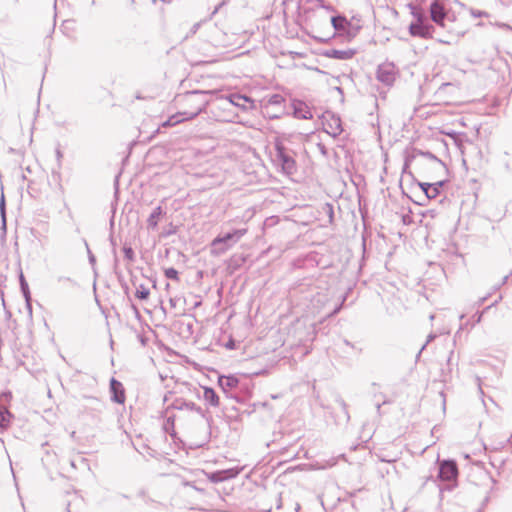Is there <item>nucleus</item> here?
<instances>
[{
    "label": "nucleus",
    "instance_id": "obj_8",
    "mask_svg": "<svg viewBox=\"0 0 512 512\" xmlns=\"http://www.w3.org/2000/svg\"><path fill=\"white\" fill-rule=\"evenodd\" d=\"M458 476V467L454 460H443L439 465L438 477L443 481L455 480Z\"/></svg>",
    "mask_w": 512,
    "mask_h": 512
},
{
    "label": "nucleus",
    "instance_id": "obj_24",
    "mask_svg": "<svg viewBox=\"0 0 512 512\" xmlns=\"http://www.w3.org/2000/svg\"><path fill=\"white\" fill-rule=\"evenodd\" d=\"M11 413L3 406H0V427L6 428L10 423Z\"/></svg>",
    "mask_w": 512,
    "mask_h": 512
},
{
    "label": "nucleus",
    "instance_id": "obj_2",
    "mask_svg": "<svg viewBox=\"0 0 512 512\" xmlns=\"http://www.w3.org/2000/svg\"><path fill=\"white\" fill-rule=\"evenodd\" d=\"M209 93V91L203 90H193L185 93L184 101L186 105L192 107L191 111H185L186 118L193 119L206 108L209 103Z\"/></svg>",
    "mask_w": 512,
    "mask_h": 512
},
{
    "label": "nucleus",
    "instance_id": "obj_17",
    "mask_svg": "<svg viewBox=\"0 0 512 512\" xmlns=\"http://www.w3.org/2000/svg\"><path fill=\"white\" fill-rule=\"evenodd\" d=\"M218 384L222 388V390L227 393L228 390H232L239 385V379L236 376H220L218 379Z\"/></svg>",
    "mask_w": 512,
    "mask_h": 512
},
{
    "label": "nucleus",
    "instance_id": "obj_33",
    "mask_svg": "<svg viewBox=\"0 0 512 512\" xmlns=\"http://www.w3.org/2000/svg\"><path fill=\"white\" fill-rule=\"evenodd\" d=\"M422 155L424 157L428 158L429 160L436 161V162L440 163L441 165H444L443 162L436 155H434L433 153H431L429 151L422 152Z\"/></svg>",
    "mask_w": 512,
    "mask_h": 512
},
{
    "label": "nucleus",
    "instance_id": "obj_1",
    "mask_svg": "<svg viewBox=\"0 0 512 512\" xmlns=\"http://www.w3.org/2000/svg\"><path fill=\"white\" fill-rule=\"evenodd\" d=\"M352 20H348L344 15L338 14L331 17V24L339 36L343 37L346 41H352L360 32L362 26L355 24Z\"/></svg>",
    "mask_w": 512,
    "mask_h": 512
},
{
    "label": "nucleus",
    "instance_id": "obj_46",
    "mask_svg": "<svg viewBox=\"0 0 512 512\" xmlns=\"http://www.w3.org/2000/svg\"><path fill=\"white\" fill-rule=\"evenodd\" d=\"M131 308H132V309H133V311L135 312V315H136L137 317H139V310H138V308H137L134 304H132V305H131Z\"/></svg>",
    "mask_w": 512,
    "mask_h": 512
},
{
    "label": "nucleus",
    "instance_id": "obj_18",
    "mask_svg": "<svg viewBox=\"0 0 512 512\" xmlns=\"http://www.w3.org/2000/svg\"><path fill=\"white\" fill-rule=\"evenodd\" d=\"M166 212L161 206H157L147 219V229L155 230L158 226L160 218L165 215Z\"/></svg>",
    "mask_w": 512,
    "mask_h": 512
},
{
    "label": "nucleus",
    "instance_id": "obj_35",
    "mask_svg": "<svg viewBox=\"0 0 512 512\" xmlns=\"http://www.w3.org/2000/svg\"><path fill=\"white\" fill-rule=\"evenodd\" d=\"M324 210L326 211V213L329 215V219H330V222L332 221L333 219V206L329 203H327L324 207Z\"/></svg>",
    "mask_w": 512,
    "mask_h": 512
},
{
    "label": "nucleus",
    "instance_id": "obj_37",
    "mask_svg": "<svg viewBox=\"0 0 512 512\" xmlns=\"http://www.w3.org/2000/svg\"><path fill=\"white\" fill-rule=\"evenodd\" d=\"M201 23H202V22H197V23H195V24L191 27L189 35H194V34H196V32L198 31V29H199V28H200V26H201Z\"/></svg>",
    "mask_w": 512,
    "mask_h": 512
},
{
    "label": "nucleus",
    "instance_id": "obj_39",
    "mask_svg": "<svg viewBox=\"0 0 512 512\" xmlns=\"http://www.w3.org/2000/svg\"><path fill=\"white\" fill-rule=\"evenodd\" d=\"M435 338V335L434 334H430L427 338V341L426 343L422 346V348L420 349L419 353H418V356L421 354V352L425 349L426 345L431 342L432 340H434Z\"/></svg>",
    "mask_w": 512,
    "mask_h": 512
},
{
    "label": "nucleus",
    "instance_id": "obj_27",
    "mask_svg": "<svg viewBox=\"0 0 512 512\" xmlns=\"http://www.w3.org/2000/svg\"><path fill=\"white\" fill-rule=\"evenodd\" d=\"M174 421H175V416L174 415H170L167 417L165 423H164V430L167 432V433H170V431H174Z\"/></svg>",
    "mask_w": 512,
    "mask_h": 512
},
{
    "label": "nucleus",
    "instance_id": "obj_54",
    "mask_svg": "<svg viewBox=\"0 0 512 512\" xmlns=\"http://www.w3.org/2000/svg\"><path fill=\"white\" fill-rule=\"evenodd\" d=\"M408 167V163L406 162L404 165V170Z\"/></svg>",
    "mask_w": 512,
    "mask_h": 512
},
{
    "label": "nucleus",
    "instance_id": "obj_56",
    "mask_svg": "<svg viewBox=\"0 0 512 512\" xmlns=\"http://www.w3.org/2000/svg\"><path fill=\"white\" fill-rule=\"evenodd\" d=\"M242 99H244L245 101H248V98L247 97H241Z\"/></svg>",
    "mask_w": 512,
    "mask_h": 512
},
{
    "label": "nucleus",
    "instance_id": "obj_15",
    "mask_svg": "<svg viewBox=\"0 0 512 512\" xmlns=\"http://www.w3.org/2000/svg\"><path fill=\"white\" fill-rule=\"evenodd\" d=\"M356 51L354 49L338 50V49H327L324 55L328 58L337 60H348L354 57Z\"/></svg>",
    "mask_w": 512,
    "mask_h": 512
},
{
    "label": "nucleus",
    "instance_id": "obj_10",
    "mask_svg": "<svg viewBox=\"0 0 512 512\" xmlns=\"http://www.w3.org/2000/svg\"><path fill=\"white\" fill-rule=\"evenodd\" d=\"M435 28L429 22L411 23L409 25V33L412 36L428 39L432 38Z\"/></svg>",
    "mask_w": 512,
    "mask_h": 512
},
{
    "label": "nucleus",
    "instance_id": "obj_36",
    "mask_svg": "<svg viewBox=\"0 0 512 512\" xmlns=\"http://www.w3.org/2000/svg\"><path fill=\"white\" fill-rule=\"evenodd\" d=\"M471 14L474 17L488 16L487 12L481 11V10H474V9L471 10Z\"/></svg>",
    "mask_w": 512,
    "mask_h": 512
},
{
    "label": "nucleus",
    "instance_id": "obj_31",
    "mask_svg": "<svg viewBox=\"0 0 512 512\" xmlns=\"http://www.w3.org/2000/svg\"><path fill=\"white\" fill-rule=\"evenodd\" d=\"M345 300H346V295L343 296L341 303L336 305L332 311H330L326 314V316L332 317V316L336 315L337 313H339V311L342 309V306H343V303L345 302Z\"/></svg>",
    "mask_w": 512,
    "mask_h": 512
},
{
    "label": "nucleus",
    "instance_id": "obj_41",
    "mask_svg": "<svg viewBox=\"0 0 512 512\" xmlns=\"http://www.w3.org/2000/svg\"><path fill=\"white\" fill-rule=\"evenodd\" d=\"M426 185H429V183H424V182H420L419 183V187L421 188V190L424 192L425 196L427 197V188H426Z\"/></svg>",
    "mask_w": 512,
    "mask_h": 512
},
{
    "label": "nucleus",
    "instance_id": "obj_22",
    "mask_svg": "<svg viewBox=\"0 0 512 512\" xmlns=\"http://www.w3.org/2000/svg\"><path fill=\"white\" fill-rule=\"evenodd\" d=\"M186 118L185 116V112H180V113H177L175 115H172L170 116L163 124L162 126L163 127H172V126H175L179 123H181L182 121H184Z\"/></svg>",
    "mask_w": 512,
    "mask_h": 512
},
{
    "label": "nucleus",
    "instance_id": "obj_19",
    "mask_svg": "<svg viewBox=\"0 0 512 512\" xmlns=\"http://www.w3.org/2000/svg\"><path fill=\"white\" fill-rule=\"evenodd\" d=\"M19 283H20L21 292L26 301L27 309H28L29 313H32L31 293H30L28 283H27L22 272L20 273V276H19Z\"/></svg>",
    "mask_w": 512,
    "mask_h": 512
},
{
    "label": "nucleus",
    "instance_id": "obj_47",
    "mask_svg": "<svg viewBox=\"0 0 512 512\" xmlns=\"http://www.w3.org/2000/svg\"><path fill=\"white\" fill-rule=\"evenodd\" d=\"M439 42L443 43V44H451V42L449 40H445V39H439Z\"/></svg>",
    "mask_w": 512,
    "mask_h": 512
},
{
    "label": "nucleus",
    "instance_id": "obj_52",
    "mask_svg": "<svg viewBox=\"0 0 512 512\" xmlns=\"http://www.w3.org/2000/svg\"><path fill=\"white\" fill-rule=\"evenodd\" d=\"M441 396L443 397V403L445 404V397L443 392H441Z\"/></svg>",
    "mask_w": 512,
    "mask_h": 512
},
{
    "label": "nucleus",
    "instance_id": "obj_13",
    "mask_svg": "<svg viewBox=\"0 0 512 512\" xmlns=\"http://www.w3.org/2000/svg\"><path fill=\"white\" fill-rule=\"evenodd\" d=\"M111 400L118 404L125 402V391L122 383L115 378L110 380Z\"/></svg>",
    "mask_w": 512,
    "mask_h": 512
},
{
    "label": "nucleus",
    "instance_id": "obj_9",
    "mask_svg": "<svg viewBox=\"0 0 512 512\" xmlns=\"http://www.w3.org/2000/svg\"><path fill=\"white\" fill-rule=\"evenodd\" d=\"M431 20L440 27H445L444 21L447 17V11L440 0H433L430 4Z\"/></svg>",
    "mask_w": 512,
    "mask_h": 512
},
{
    "label": "nucleus",
    "instance_id": "obj_29",
    "mask_svg": "<svg viewBox=\"0 0 512 512\" xmlns=\"http://www.w3.org/2000/svg\"><path fill=\"white\" fill-rule=\"evenodd\" d=\"M412 15L414 16V18L416 19V21L414 23H420V22H429L427 20V17L425 16V14L420 11V10H416L414 9L412 11Z\"/></svg>",
    "mask_w": 512,
    "mask_h": 512
},
{
    "label": "nucleus",
    "instance_id": "obj_45",
    "mask_svg": "<svg viewBox=\"0 0 512 512\" xmlns=\"http://www.w3.org/2000/svg\"><path fill=\"white\" fill-rule=\"evenodd\" d=\"M343 343H344L346 346H348V347L354 348V345H353L349 340H347V339H344V340H343Z\"/></svg>",
    "mask_w": 512,
    "mask_h": 512
},
{
    "label": "nucleus",
    "instance_id": "obj_7",
    "mask_svg": "<svg viewBox=\"0 0 512 512\" xmlns=\"http://www.w3.org/2000/svg\"><path fill=\"white\" fill-rule=\"evenodd\" d=\"M171 409L180 410V411H182V410L194 411L197 414H199L200 416H202L203 418L206 417L204 410L200 406H197L194 402L187 401L186 399H184L182 397L175 398L172 401V403L167 407L166 412L168 413Z\"/></svg>",
    "mask_w": 512,
    "mask_h": 512
},
{
    "label": "nucleus",
    "instance_id": "obj_4",
    "mask_svg": "<svg viewBox=\"0 0 512 512\" xmlns=\"http://www.w3.org/2000/svg\"><path fill=\"white\" fill-rule=\"evenodd\" d=\"M276 161L281 166L282 171L287 175H292L297 171L296 161L290 151L286 147L277 142L275 144Z\"/></svg>",
    "mask_w": 512,
    "mask_h": 512
},
{
    "label": "nucleus",
    "instance_id": "obj_3",
    "mask_svg": "<svg viewBox=\"0 0 512 512\" xmlns=\"http://www.w3.org/2000/svg\"><path fill=\"white\" fill-rule=\"evenodd\" d=\"M245 233V229H236L232 232L218 235L211 243L212 252L217 255L226 252L233 244L238 242Z\"/></svg>",
    "mask_w": 512,
    "mask_h": 512
},
{
    "label": "nucleus",
    "instance_id": "obj_25",
    "mask_svg": "<svg viewBox=\"0 0 512 512\" xmlns=\"http://www.w3.org/2000/svg\"><path fill=\"white\" fill-rule=\"evenodd\" d=\"M135 287V297L139 300H147L150 295L149 289L143 284L135 285Z\"/></svg>",
    "mask_w": 512,
    "mask_h": 512
},
{
    "label": "nucleus",
    "instance_id": "obj_42",
    "mask_svg": "<svg viewBox=\"0 0 512 512\" xmlns=\"http://www.w3.org/2000/svg\"><path fill=\"white\" fill-rule=\"evenodd\" d=\"M339 404L342 407V409L345 411V413H347V404L345 403V401L341 399V400H339Z\"/></svg>",
    "mask_w": 512,
    "mask_h": 512
},
{
    "label": "nucleus",
    "instance_id": "obj_51",
    "mask_svg": "<svg viewBox=\"0 0 512 512\" xmlns=\"http://www.w3.org/2000/svg\"><path fill=\"white\" fill-rule=\"evenodd\" d=\"M218 9H219V6H217V7L214 9V11L212 12V14L217 13Z\"/></svg>",
    "mask_w": 512,
    "mask_h": 512
},
{
    "label": "nucleus",
    "instance_id": "obj_28",
    "mask_svg": "<svg viewBox=\"0 0 512 512\" xmlns=\"http://www.w3.org/2000/svg\"><path fill=\"white\" fill-rule=\"evenodd\" d=\"M165 276H166V278L171 279V280H176V281L179 280V273L173 267L167 268L165 270Z\"/></svg>",
    "mask_w": 512,
    "mask_h": 512
},
{
    "label": "nucleus",
    "instance_id": "obj_53",
    "mask_svg": "<svg viewBox=\"0 0 512 512\" xmlns=\"http://www.w3.org/2000/svg\"><path fill=\"white\" fill-rule=\"evenodd\" d=\"M299 510H300V505L298 504L296 507V511L299 512Z\"/></svg>",
    "mask_w": 512,
    "mask_h": 512
},
{
    "label": "nucleus",
    "instance_id": "obj_30",
    "mask_svg": "<svg viewBox=\"0 0 512 512\" xmlns=\"http://www.w3.org/2000/svg\"><path fill=\"white\" fill-rule=\"evenodd\" d=\"M0 212L2 217V227L4 231H6V217H5V201L4 196L2 195L1 202H0Z\"/></svg>",
    "mask_w": 512,
    "mask_h": 512
},
{
    "label": "nucleus",
    "instance_id": "obj_14",
    "mask_svg": "<svg viewBox=\"0 0 512 512\" xmlns=\"http://www.w3.org/2000/svg\"><path fill=\"white\" fill-rule=\"evenodd\" d=\"M324 126L325 131L333 137L339 136L343 131L340 117H336L334 115L324 123Z\"/></svg>",
    "mask_w": 512,
    "mask_h": 512
},
{
    "label": "nucleus",
    "instance_id": "obj_43",
    "mask_svg": "<svg viewBox=\"0 0 512 512\" xmlns=\"http://www.w3.org/2000/svg\"><path fill=\"white\" fill-rule=\"evenodd\" d=\"M488 299V296H484L482 298H480L477 302V306H481L482 304H484V302Z\"/></svg>",
    "mask_w": 512,
    "mask_h": 512
},
{
    "label": "nucleus",
    "instance_id": "obj_49",
    "mask_svg": "<svg viewBox=\"0 0 512 512\" xmlns=\"http://www.w3.org/2000/svg\"><path fill=\"white\" fill-rule=\"evenodd\" d=\"M376 408H377V412H378V413H380L381 404H379V403H378V404L376 405Z\"/></svg>",
    "mask_w": 512,
    "mask_h": 512
},
{
    "label": "nucleus",
    "instance_id": "obj_11",
    "mask_svg": "<svg viewBox=\"0 0 512 512\" xmlns=\"http://www.w3.org/2000/svg\"><path fill=\"white\" fill-rule=\"evenodd\" d=\"M328 301H329V296L327 293L317 292V293L313 294L310 299V305H309L311 313H313V314L320 313L324 309V307L326 306Z\"/></svg>",
    "mask_w": 512,
    "mask_h": 512
},
{
    "label": "nucleus",
    "instance_id": "obj_23",
    "mask_svg": "<svg viewBox=\"0 0 512 512\" xmlns=\"http://www.w3.org/2000/svg\"><path fill=\"white\" fill-rule=\"evenodd\" d=\"M502 299V296L500 295L498 299H496L490 306L486 307L482 312H476L472 317L471 320L467 322V324H471L473 327L475 324L479 323L482 319L483 313L488 310L490 307L496 305L500 300Z\"/></svg>",
    "mask_w": 512,
    "mask_h": 512
},
{
    "label": "nucleus",
    "instance_id": "obj_21",
    "mask_svg": "<svg viewBox=\"0 0 512 512\" xmlns=\"http://www.w3.org/2000/svg\"><path fill=\"white\" fill-rule=\"evenodd\" d=\"M445 185V181H438L435 183H429V185H426L427 188V199H435L442 189V187Z\"/></svg>",
    "mask_w": 512,
    "mask_h": 512
},
{
    "label": "nucleus",
    "instance_id": "obj_38",
    "mask_svg": "<svg viewBox=\"0 0 512 512\" xmlns=\"http://www.w3.org/2000/svg\"><path fill=\"white\" fill-rule=\"evenodd\" d=\"M56 158H57V161H58V166L60 167L61 166V160L63 158V153L60 150V148L56 149Z\"/></svg>",
    "mask_w": 512,
    "mask_h": 512
},
{
    "label": "nucleus",
    "instance_id": "obj_5",
    "mask_svg": "<svg viewBox=\"0 0 512 512\" xmlns=\"http://www.w3.org/2000/svg\"><path fill=\"white\" fill-rule=\"evenodd\" d=\"M285 98L280 94L271 95L263 105V114L270 119H278L285 112Z\"/></svg>",
    "mask_w": 512,
    "mask_h": 512
},
{
    "label": "nucleus",
    "instance_id": "obj_26",
    "mask_svg": "<svg viewBox=\"0 0 512 512\" xmlns=\"http://www.w3.org/2000/svg\"><path fill=\"white\" fill-rule=\"evenodd\" d=\"M123 253L127 261L133 262L135 260V253L131 246L125 244L123 246Z\"/></svg>",
    "mask_w": 512,
    "mask_h": 512
},
{
    "label": "nucleus",
    "instance_id": "obj_50",
    "mask_svg": "<svg viewBox=\"0 0 512 512\" xmlns=\"http://www.w3.org/2000/svg\"><path fill=\"white\" fill-rule=\"evenodd\" d=\"M89 380H90L93 384H95V383H96V379H95V378H93V377H90V378H89Z\"/></svg>",
    "mask_w": 512,
    "mask_h": 512
},
{
    "label": "nucleus",
    "instance_id": "obj_40",
    "mask_svg": "<svg viewBox=\"0 0 512 512\" xmlns=\"http://www.w3.org/2000/svg\"><path fill=\"white\" fill-rule=\"evenodd\" d=\"M508 278H509V275L504 276V277H503V279H502V281H501V283H500V284H498V285H496V286H494V287H493V290H494V291H496V290L500 289V287H501L502 285L506 284V282H507Z\"/></svg>",
    "mask_w": 512,
    "mask_h": 512
},
{
    "label": "nucleus",
    "instance_id": "obj_12",
    "mask_svg": "<svg viewBox=\"0 0 512 512\" xmlns=\"http://www.w3.org/2000/svg\"><path fill=\"white\" fill-rule=\"evenodd\" d=\"M293 109V116L298 119H311L312 112L308 105L302 100L294 99L291 103Z\"/></svg>",
    "mask_w": 512,
    "mask_h": 512
},
{
    "label": "nucleus",
    "instance_id": "obj_55",
    "mask_svg": "<svg viewBox=\"0 0 512 512\" xmlns=\"http://www.w3.org/2000/svg\"><path fill=\"white\" fill-rule=\"evenodd\" d=\"M464 318H465V315H464V314H462V315L460 316V319L462 320V319H464Z\"/></svg>",
    "mask_w": 512,
    "mask_h": 512
},
{
    "label": "nucleus",
    "instance_id": "obj_20",
    "mask_svg": "<svg viewBox=\"0 0 512 512\" xmlns=\"http://www.w3.org/2000/svg\"><path fill=\"white\" fill-rule=\"evenodd\" d=\"M203 399L211 406H219V396L211 387H204Z\"/></svg>",
    "mask_w": 512,
    "mask_h": 512
},
{
    "label": "nucleus",
    "instance_id": "obj_48",
    "mask_svg": "<svg viewBox=\"0 0 512 512\" xmlns=\"http://www.w3.org/2000/svg\"><path fill=\"white\" fill-rule=\"evenodd\" d=\"M326 9H327V11H334V7H333V6H331V5H328V6L326 7Z\"/></svg>",
    "mask_w": 512,
    "mask_h": 512
},
{
    "label": "nucleus",
    "instance_id": "obj_6",
    "mask_svg": "<svg viewBox=\"0 0 512 512\" xmlns=\"http://www.w3.org/2000/svg\"><path fill=\"white\" fill-rule=\"evenodd\" d=\"M397 69L391 62H385L378 66L376 77L377 80L386 86H392L396 80Z\"/></svg>",
    "mask_w": 512,
    "mask_h": 512
},
{
    "label": "nucleus",
    "instance_id": "obj_44",
    "mask_svg": "<svg viewBox=\"0 0 512 512\" xmlns=\"http://www.w3.org/2000/svg\"><path fill=\"white\" fill-rule=\"evenodd\" d=\"M226 347L228 349H234V347H235L234 341L233 340L228 341L226 344Z\"/></svg>",
    "mask_w": 512,
    "mask_h": 512
},
{
    "label": "nucleus",
    "instance_id": "obj_34",
    "mask_svg": "<svg viewBox=\"0 0 512 512\" xmlns=\"http://www.w3.org/2000/svg\"><path fill=\"white\" fill-rule=\"evenodd\" d=\"M84 244L86 246V249H87V253H88V259H89V262L91 265H94L95 262H96V258L95 256L93 255V253L91 252L90 248H89V245L87 243L86 240H84Z\"/></svg>",
    "mask_w": 512,
    "mask_h": 512
},
{
    "label": "nucleus",
    "instance_id": "obj_16",
    "mask_svg": "<svg viewBox=\"0 0 512 512\" xmlns=\"http://www.w3.org/2000/svg\"><path fill=\"white\" fill-rule=\"evenodd\" d=\"M239 474V470L232 468L226 470L215 471L211 473L210 480L215 483L223 482L228 479L235 478Z\"/></svg>",
    "mask_w": 512,
    "mask_h": 512
},
{
    "label": "nucleus",
    "instance_id": "obj_32",
    "mask_svg": "<svg viewBox=\"0 0 512 512\" xmlns=\"http://www.w3.org/2000/svg\"><path fill=\"white\" fill-rule=\"evenodd\" d=\"M82 398L87 399L95 409H97L96 406H99L101 404L100 400L96 396H87L83 394Z\"/></svg>",
    "mask_w": 512,
    "mask_h": 512
}]
</instances>
